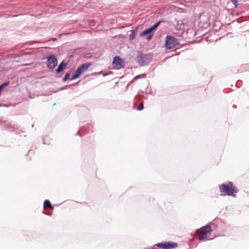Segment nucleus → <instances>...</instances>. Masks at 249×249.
I'll return each instance as SVG.
<instances>
[{
	"label": "nucleus",
	"instance_id": "obj_15",
	"mask_svg": "<svg viewBox=\"0 0 249 249\" xmlns=\"http://www.w3.org/2000/svg\"><path fill=\"white\" fill-rule=\"evenodd\" d=\"M8 85H9V82H5V83H3L2 84H1L0 86V87L1 88V89H2L4 88L7 87Z\"/></svg>",
	"mask_w": 249,
	"mask_h": 249
},
{
	"label": "nucleus",
	"instance_id": "obj_8",
	"mask_svg": "<svg viewBox=\"0 0 249 249\" xmlns=\"http://www.w3.org/2000/svg\"><path fill=\"white\" fill-rule=\"evenodd\" d=\"M112 64L118 68H120L124 66V61L119 56H116L114 58Z\"/></svg>",
	"mask_w": 249,
	"mask_h": 249
},
{
	"label": "nucleus",
	"instance_id": "obj_9",
	"mask_svg": "<svg viewBox=\"0 0 249 249\" xmlns=\"http://www.w3.org/2000/svg\"><path fill=\"white\" fill-rule=\"evenodd\" d=\"M67 65L66 63H64L63 62H62L60 65H59L58 67L56 69V72L57 73H60L66 67Z\"/></svg>",
	"mask_w": 249,
	"mask_h": 249
},
{
	"label": "nucleus",
	"instance_id": "obj_11",
	"mask_svg": "<svg viewBox=\"0 0 249 249\" xmlns=\"http://www.w3.org/2000/svg\"><path fill=\"white\" fill-rule=\"evenodd\" d=\"M152 31H153L152 29H151V28H150L145 30L143 31L140 34V36H144L146 35L150 34Z\"/></svg>",
	"mask_w": 249,
	"mask_h": 249
},
{
	"label": "nucleus",
	"instance_id": "obj_4",
	"mask_svg": "<svg viewBox=\"0 0 249 249\" xmlns=\"http://www.w3.org/2000/svg\"><path fill=\"white\" fill-rule=\"evenodd\" d=\"M90 66L91 64L89 63H86L82 64L77 69L75 73L72 76L71 80H74L78 78L80 75L87 71Z\"/></svg>",
	"mask_w": 249,
	"mask_h": 249
},
{
	"label": "nucleus",
	"instance_id": "obj_3",
	"mask_svg": "<svg viewBox=\"0 0 249 249\" xmlns=\"http://www.w3.org/2000/svg\"><path fill=\"white\" fill-rule=\"evenodd\" d=\"M179 44V40L175 37L167 36L165 43V47L167 49H171Z\"/></svg>",
	"mask_w": 249,
	"mask_h": 249
},
{
	"label": "nucleus",
	"instance_id": "obj_1",
	"mask_svg": "<svg viewBox=\"0 0 249 249\" xmlns=\"http://www.w3.org/2000/svg\"><path fill=\"white\" fill-rule=\"evenodd\" d=\"M219 189L221 196H234V194L238 192L237 189L231 182H229L228 184H222L220 185H219Z\"/></svg>",
	"mask_w": 249,
	"mask_h": 249
},
{
	"label": "nucleus",
	"instance_id": "obj_7",
	"mask_svg": "<svg viewBox=\"0 0 249 249\" xmlns=\"http://www.w3.org/2000/svg\"><path fill=\"white\" fill-rule=\"evenodd\" d=\"M158 247L164 249H171L176 248L178 245L176 243L172 242H165L163 243H158L157 244Z\"/></svg>",
	"mask_w": 249,
	"mask_h": 249
},
{
	"label": "nucleus",
	"instance_id": "obj_19",
	"mask_svg": "<svg viewBox=\"0 0 249 249\" xmlns=\"http://www.w3.org/2000/svg\"><path fill=\"white\" fill-rule=\"evenodd\" d=\"M133 38H134V36H130V39L131 40L133 39Z\"/></svg>",
	"mask_w": 249,
	"mask_h": 249
},
{
	"label": "nucleus",
	"instance_id": "obj_12",
	"mask_svg": "<svg viewBox=\"0 0 249 249\" xmlns=\"http://www.w3.org/2000/svg\"><path fill=\"white\" fill-rule=\"evenodd\" d=\"M163 21L161 20V21H159V22H157L156 23H155L151 28V29H152V30H154L155 29H157L159 26L160 25V24L162 22H163Z\"/></svg>",
	"mask_w": 249,
	"mask_h": 249
},
{
	"label": "nucleus",
	"instance_id": "obj_14",
	"mask_svg": "<svg viewBox=\"0 0 249 249\" xmlns=\"http://www.w3.org/2000/svg\"><path fill=\"white\" fill-rule=\"evenodd\" d=\"M143 108V102H142L140 104V105L139 106V107H138V108H137V109L138 110H139V111H141V110H142Z\"/></svg>",
	"mask_w": 249,
	"mask_h": 249
},
{
	"label": "nucleus",
	"instance_id": "obj_5",
	"mask_svg": "<svg viewBox=\"0 0 249 249\" xmlns=\"http://www.w3.org/2000/svg\"><path fill=\"white\" fill-rule=\"evenodd\" d=\"M151 56L150 54H141L138 57V61L142 65H144L150 61Z\"/></svg>",
	"mask_w": 249,
	"mask_h": 249
},
{
	"label": "nucleus",
	"instance_id": "obj_16",
	"mask_svg": "<svg viewBox=\"0 0 249 249\" xmlns=\"http://www.w3.org/2000/svg\"><path fill=\"white\" fill-rule=\"evenodd\" d=\"M70 74L67 73V74H66L65 76L63 78V80L66 81V80H68L70 78Z\"/></svg>",
	"mask_w": 249,
	"mask_h": 249
},
{
	"label": "nucleus",
	"instance_id": "obj_10",
	"mask_svg": "<svg viewBox=\"0 0 249 249\" xmlns=\"http://www.w3.org/2000/svg\"><path fill=\"white\" fill-rule=\"evenodd\" d=\"M44 208L45 209H53V207H52L51 202L48 200H45L44 202Z\"/></svg>",
	"mask_w": 249,
	"mask_h": 249
},
{
	"label": "nucleus",
	"instance_id": "obj_6",
	"mask_svg": "<svg viewBox=\"0 0 249 249\" xmlns=\"http://www.w3.org/2000/svg\"><path fill=\"white\" fill-rule=\"evenodd\" d=\"M57 65V60L53 55L49 56L47 59V67L50 69H53Z\"/></svg>",
	"mask_w": 249,
	"mask_h": 249
},
{
	"label": "nucleus",
	"instance_id": "obj_17",
	"mask_svg": "<svg viewBox=\"0 0 249 249\" xmlns=\"http://www.w3.org/2000/svg\"><path fill=\"white\" fill-rule=\"evenodd\" d=\"M153 33H152V34H150V35H149V36H148L147 37V39L148 40H150V39L152 38V36H153Z\"/></svg>",
	"mask_w": 249,
	"mask_h": 249
},
{
	"label": "nucleus",
	"instance_id": "obj_13",
	"mask_svg": "<svg viewBox=\"0 0 249 249\" xmlns=\"http://www.w3.org/2000/svg\"><path fill=\"white\" fill-rule=\"evenodd\" d=\"M145 76H146V74L145 73L141 74H140V75L136 76L134 78V80H136V79H137L140 78H144V77H145Z\"/></svg>",
	"mask_w": 249,
	"mask_h": 249
},
{
	"label": "nucleus",
	"instance_id": "obj_18",
	"mask_svg": "<svg viewBox=\"0 0 249 249\" xmlns=\"http://www.w3.org/2000/svg\"><path fill=\"white\" fill-rule=\"evenodd\" d=\"M231 0L233 3L235 4H236V3H237L236 0Z\"/></svg>",
	"mask_w": 249,
	"mask_h": 249
},
{
	"label": "nucleus",
	"instance_id": "obj_2",
	"mask_svg": "<svg viewBox=\"0 0 249 249\" xmlns=\"http://www.w3.org/2000/svg\"><path fill=\"white\" fill-rule=\"evenodd\" d=\"M211 231L212 229L210 226H203L196 230V237L201 241L206 240L210 237Z\"/></svg>",
	"mask_w": 249,
	"mask_h": 249
}]
</instances>
